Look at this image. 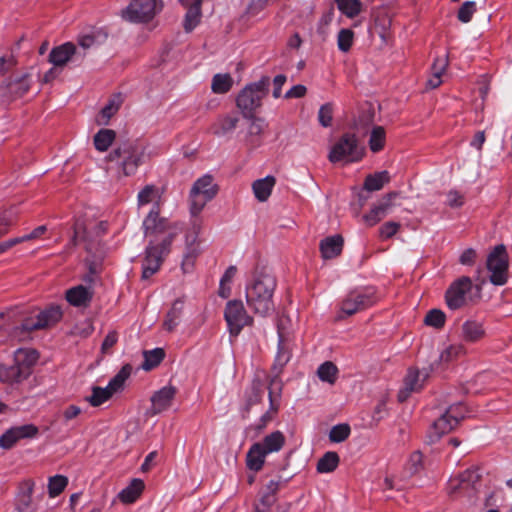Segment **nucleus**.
Here are the masks:
<instances>
[{
	"label": "nucleus",
	"mask_w": 512,
	"mask_h": 512,
	"mask_svg": "<svg viewBox=\"0 0 512 512\" xmlns=\"http://www.w3.org/2000/svg\"><path fill=\"white\" fill-rule=\"evenodd\" d=\"M377 302L376 289L372 286L351 290L341 302V312L351 316Z\"/></svg>",
	"instance_id": "obj_9"
},
{
	"label": "nucleus",
	"mask_w": 512,
	"mask_h": 512,
	"mask_svg": "<svg viewBox=\"0 0 512 512\" xmlns=\"http://www.w3.org/2000/svg\"><path fill=\"white\" fill-rule=\"evenodd\" d=\"M63 317L61 306L51 304L40 311L36 319L32 317L25 318L19 325L14 326L10 334L13 337L24 338L34 330L45 329L57 324Z\"/></svg>",
	"instance_id": "obj_5"
},
{
	"label": "nucleus",
	"mask_w": 512,
	"mask_h": 512,
	"mask_svg": "<svg viewBox=\"0 0 512 512\" xmlns=\"http://www.w3.org/2000/svg\"><path fill=\"white\" fill-rule=\"evenodd\" d=\"M485 336L484 323L477 319L466 320L461 327V338L468 343H476Z\"/></svg>",
	"instance_id": "obj_24"
},
{
	"label": "nucleus",
	"mask_w": 512,
	"mask_h": 512,
	"mask_svg": "<svg viewBox=\"0 0 512 512\" xmlns=\"http://www.w3.org/2000/svg\"><path fill=\"white\" fill-rule=\"evenodd\" d=\"M351 433L350 426L346 423L333 426L329 432V440L333 443L345 441Z\"/></svg>",
	"instance_id": "obj_47"
},
{
	"label": "nucleus",
	"mask_w": 512,
	"mask_h": 512,
	"mask_svg": "<svg viewBox=\"0 0 512 512\" xmlns=\"http://www.w3.org/2000/svg\"><path fill=\"white\" fill-rule=\"evenodd\" d=\"M76 52V47L73 43L67 42L57 47H54L49 53V62L56 67H63Z\"/></svg>",
	"instance_id": "obj_25"
},
{
	"label": "nucleus",
	"mask_w": 512,
	"mask_h": 512,
	"mask_svg": "<svg viewBox=\"0 0 512 512\" xmlns=\"http://www.w3.org/2000/svg\"><path fill=\"white\" fill-rule=\"evenodd\" d=\"M481 474L478 467H471L459 474L457 479H451L449 482L450 493L457 490H466L474 488L475 484L480 480Z\"/></svg>",
	"instance_id": "obj_20"
},
{
	"label": "nucleus",
	"mask_w": 512,
	"mask_h": 512,
	"mask_svg": "<svg viewBox=\"0 0 512 512\" xmlns=\"http://www.w3.org/2000/svg\"><path fill=\"white\" fill-rule=\"evenodd\" d=\"M338 369L330 361L322 363L317 369V375L321 381L333 384L337 378Z\"/></svg>",
	"instance_id": "obj_44"
},
{
	"label": "nucleus",
	"mask_w": 512,
	"mask_h": 512,
	"mask_svg": "<svg viewBox=\"0 0 512 512\" xmlns=\"http://www.w3.org/2000/svg\"><path fill=\"white\" fill-rule=\"evenodd\" d=\"M307 89L302 84H297L291 87L284 95L286 99L290 98H301L305 96Z\"/></svg>",
	"instance_id": "obj_63"
},
{
	"label": "nucleus",
	"mask_w": 512,
	"mask_h": 512,
	"mask_svg": "<svg viewBox=\"0 0 512 512\" xmlns=\"http://www.w3.org/2000/svg\"><path fill=\"white\" fill-rule=\"evenodd\" d=\"M198 255L199 249L197 245L194 243L187 245L182 260V269L184 272H189L193 268L194 262Z\"/></svg>",
	"instance_id": "obj_51"
},
{
	"label": "nucleus",
	"mask_w": 512,
	"mask_h": 512,
	"mask_svg": "<svg viewBox=\"0 0 512 512\" xmlns=\"http://www.w3.org/2000/svg\"><path fill=\"white\" fill-rule=\"evenodd\" d=\"M291 358V352L289 349L284 345L282 337L280 336L279 342H278V351L275 356L274 361V368H278L280 371L283 369V367L289 362Z\"/></svg>",
	"instance_id": "obj_52"
},
{
	"label": "nucleus",
	"mask_w": 512,
	"mask_h": 512,
	"mask_svg": "<svg viewBox=\"0 0 512 512\" xmlns=\"http://www.w3.org/2000/svg\"><path fill=\"white\" fill-rule=\"evenodd\" d=\"M38 353L35 350L18 349L12 365L0 364V382L21 383L31 374V366L36 363Z\"/></svg>",
	"instance_id": "obj_4"
},
{
	"label": "nucleus",
	"mask_w": 512,
	"mask_h": 512,
	"mask_svg": "<svg viewBox=\"0 0 512 512\" xmlns=\"http://www.w3.org/2000/svg\"><path fill=\"white\" fill-rule=\"evenodd\" d=\"M218 192V186L213 183V177L209 174L197 179L190 190V212L198 215L207 202L211 201Z\"/></svg>",
	"instance_id": "obj_8"
},
{
	"label": "nucleus",
	"mask_w": 512,
	"mask_h": 512,
	"mask_svg": "<svg viewBox=\"0 0 512 512\" xmlns=\"http://www.w3.org/2000/svg\"><path fill=\"white\" fill-rule=\"evenodd\" d=\"M333 120V107L330 103L323 104L318 111V121L321 126L330 127Z\"/></svg>",
	"instance_id": "obj_55"
},
{
	"label": "nucleus",
	"mask_w": 512,
	"mask_h": 512,
	"mask_svg": "<svg viewBox=\"0 0 512 512\" xmlns=\"http://www.w3.org/2000/svg\"><path fill=\"white\" fill-rule=\"evenodd\" d=\"M287 77L284 74H279L273 79V92L272 95L274 98H279L282 93V87L285 84Z\"/></svg>",
	"instance_id": "obj_62"
},
{
	"label": "nucleus",
	"mask_w": 512,
	"mask_h": 512,
	"mask_svg": "<svg viewBox=\"0 0 512 512\" xmlns=\"http://www.w3.org/2000/svg\"><path fill=\"white\" fill-rule=\"evenodd\" d=\"M93 295L91 287L77 285L66 291L65 298L74 307H87L92 301Z\"/></svg>",
	"instance_id": "obj_22"
},
{
	"label": "nucleus",
	"mask_w": 512,
	"mask_h": 512,
	"mask_svg": "<svg viewBox=\"0 0 512 512\" xmlns=\"http://www.w3.org/2000/svg\"><path fill=\"white\" fill-rule=\"evenodd\" d=\"M118 334L116 331H110L104 338L101 344V352L103 354H109L110 349L117 343Z\"/></svg>",
	"instance_id": "obj_60"
},
{
	"label": "nucleus",
	"mask_w": 512,
	"mask_h": 512,
	"mask_svg": "<svg viewBox=\"0 0 512 512\" xmlns=\"http://www.w3.org/2000/svg\"><path fill=\"white\" fill-rule=\"evenodd\" d=\"M174 239V233H168L157 244L151 240L145 249V257L142 261L143 280L149 279L160 269L165 256L170 252V247Z\"/></svg>",
	"instance_id": "obj_7"
},
{
	"label": "nucleus",
	"mask_w": 512,
	"mask_h": 512,
	"mask_svg": "<svg viewBox=\"0 0 512 512\" xmlns=\"http://www.w3.org/2000/svg\"><path fill=\"white\" fill-rule=\"evenodd\" d=\"M477 259L476 250L473 248L465 249L459 257V262L462 265L472 266L475 264Z\"/></svg>",
	"instance_id": "obj_61"
},
{
	"label": "nucleus",
	"mask_w": 512,
	"mask_h": 512,
	"mask_svg": "<svg viewBox=\"0 0 512 512\" xmlns=\"http://www.w3.org/2000/svg\"><path fill=\"white\" fill-rule=\"evenodd\" d=\"M276 286L277 282L273 275L264 269L256 268L245 287L248 307L260 316L269 315L275 309L273 295Z\"/></svg>",
	"instance_id": "obj_1"
},
{
	"label": "nucleus",
	"mask_w": 512,
	"mask_h": 512,
	"mask_svg": "<svg viewBox=\"0 0 512 512\" xmlns=\"http://www.w3.org/2000/svg\"><path fill=\"white\" fill-rule=\"evenodd\" d=\"M176 395V388L168 385L156 391L151 397L152 409L154 414H159L171 407L174 397Z\"/></svg>",
	"instance_id": "obj_21"
},
{
	"label": "nucleus",
	"mask_w": 512,
	"mask_h": 512,
	"mask_svg": "<svg viewBox=\"0 0 512 512\" xmlns=\"http://www.w3.org/2000/svg\"><path fill=\"white\" fill-rule=\"evenodd\" d=\"M68 485V478L63 475H54L48 481V494L51 498L60 495Z\"/></svg>",
	"instance_id": "obj_46"
},
{
	"label": "nucleus",
	"mask_w": 512,
	"mask_h": 512,
	"mask_svg": "<svg viewBox=\"0 0 512 512\" xmlns=\"http://www.w3.org/2000/svg\"><path fill=\"white\" fill-rule=\"evenodd\" d=\"M390 181L389 172L386 170L369 174L364 181V189L368 192L382 189L385 183Z\"/></svg>",
	"instance_id": "obj_37"
},
{
	"label": "nucleus",
	"mask_w": 512,
	"mask_h": 512,
	"mask_svg": "<svg viewBox=\"0 0 512 512\" xmlns=\"http://www.w3.org/2000/svg\"><path fill=\"white\" fill-rule=\"evenodd\" d=\"M183 307L184 302L182 300L177 299L173 302L172 307L167 312L163 323V326L167 331L171 332L178 326L183 311Z\"/></svg>",
	"instance_id": "obj_35"
},
{
	"label": "nucleus",
	"mask_w": 512,
	"mask_h": 512,
	"mask_svg": "<svg viewBox=\"0 0 512 512\" xmlns=\"http://www.w3.org/2000/svg\"><path fill=\"white\" fill-rule=\"evenodd\" d=\"M144 482L139 478H134L130 484L122 489L118 497L122 503L130 504L135 502L144 489Z\"/></svg>",
	"instance_id": "obj_31"
},
{
	"label": "nucleus",
	"mask_w": 512,
	"mask_h": 512,
	"mask_svg": "<svg viewBox=\"0 0 512 512\" xmlns=\"http://www.w3.org/2000/svg\"><path fill=\"white\" fill-rule=\"evenodd\" d=\"M38 434V427L32 423L13 426L0 436V447L5 450L11 449L18 441L22 439H34Z\"/></svg>",
	"instance_id": "obj_14"
},
{
	"label": "nucleus",
	"mask_w": 512,
	"mask_h": 512,
	"mask_svg": "<svg viewBox=\"0 0 512 512\" xmlns=\"http://www.w3.org/2000/svg\"><path fill=\"white\" fill-rule=\"evenodd\" d=\"M339 455L334 451H328L317 462V472L319 473H331L339 465Z\"/></svg>",
	"instance_id": "obj_39"
},
{
	"label": "nucleus",
	"mask_w": 512,
	"mask_h": 512,
	"mask_svg": "<svg viewBox=\"0 0 512 512\" xmlns=\"http://www.w3.org/2000/svg\"><path fill=\"white\" fill-rule=\"evenodd\" d=\"M143 362L141 364V368L144 371H151L157 366L160 365V363L165 358V351L163 348L157 347L152 350H145L143 351Z\"/></svg>",
	"instance_id": "obj_34"
},
{
	"label": "nucleus",
	"mask_w": 512,
	"mask_h": 512,
	"mask_svg": "<svg viewBox=\"0 0 512 512\" xmlns=\"http://www.w3.org/2000/svg\"><path fill=\"white\" fill-rule=\"evenodd\" d=\"M239 122V118L236 115H225L218 118L216 127L213 133L218 136H224L227 133L233 131Z\"/></svg>",
	"instance_id": "obj_41"
},
{
	"label": "nucleus",
	"mask_w": 512,
	"mask_h": 512,
	"mask_svg": "<svg viewBox=\"0 0 512 512\" xmlns=\"http://www.w3.org/2000/svg\"><path fill=\"white\" fill-rule=\"evenodd\" d=\"M201 6H202V0H194L192 5L188 8L185 18L183 27L186 32L193 31L201 20Z\"/></svg>",
	"instance_id": "obj_32"
},
{
	"label": "nucleus",
	"mask_w": 512,
	"mask_h": 512,
	"mask_svg": "<svg viewBox=\"0 0 512 512\" xmlns=\"http://www.w3.org/2000/svg\"><path fill=\"white\" fill-rule=\"evenodd\" d=\"M282 482L270 480L259 492V499L254 504V512H269L277 501V493Z\"/></svg>",
	"instance_id": "obj_17"
},
{
	"label": "nucleus",
	"mask_w": 512,
	"mask_h": 512,
	"mask_svg": "<svg viewBox=\"0 0 512 512\" xmlns=\"http://www.w3.org/2000/svg\"><path fill=\"white\" fill-rule=\"evenodd\" d=\"M276 179L274 176L267 175L264 178L257 179L252 184L255 198L260 202H265L271 195Z\"/></svg>",
	"instance_id": "obj_28"
},
{
	"label": "nucleus",
	"mask_w": 512,
	"mask_h": 512,
	"mask_svg": "<svg viewBox=\"0 0 512 512\" xmlns=\"http://www.w3.org/2000/svg\"><path fill=\"white\" fill-rule=\"evenodd\" d=\"M429 375L430 370L427 368L421 370L409 368L404 378V390H401L398 395L399 401H404L412 392H419L424 387Z\"/></svg>",
	"instance_id": "obj_16"
},
{
	"label": "nucleus",
	"mask_w": 512,
	"mask_h": 512,
	"mask_svg": "<svg viewBox=\"0 0 512 512\" xmlns=\"http://www.w3.org/2000/svg\"><path fill=\"white\" fill-rule=\"evenodd\" d=\"M116 138V133L111 129H100L94 135V146L99 152H105L112 145Z\"/></svg>",
	"instance_id": "obj_38"
},
{
	"label": "nucleus",
	"mask_w": 512,
	"mask_h": 512,
	"mask_svg": "<svg viewBox=\"0 0 512 512\" xmlns=\"http://www.w3.org/2000/svg\"><path fill=\"white\" fill-rule=\"evenodd\" d=\"M453 410L445 411L439 418H437L429 427L427 431V442L434 444L440 440V438L449 433L457 426V417L453 414Z\"/></svg>",
	"instance_id": "obj_15"
},
{
	"label": "nucleus",
	"mask_w": 512,
	"mask_h": 512,
	"mask_svg": "<svg viewBox=\"0 0 512 512\" xmlns=\"http://www.w3.org/2000/svg\"><path fill=\"white\" fill-rule=\"evenodd\" d=\"M395 194H387L386 198L378 205H375L371 210L364 215V220L369 226L377 224L383 217L386 216L387 210L390 207V201Z\"/></svg>",
	"instance_id": "obj_29"
},
{
	"label": "nucleus",
	"mask_w": 512,
	"mask_h": 512,
	"mask_svg": "<svg viewBox=\"0 0 512 512\" xmlns=\"http://www.w3.org/2000/svg\"><path fill=\"white\" fill-rule=\"evenodd\" d=\"M267 454L258 443L250 446L246 454V467L254 472H259L264 464Z\"/></svg>",
	"instance_id": "obj_27"
},
{
	"label": "nucleus",
	"mask_w": 512,
	"mask_h": 512,
	"mask_svg": "<svg viewBox=\"0 0 512 512\" xmlns=\"http://www.w3.org/2000/svg\"><path fill=\"white\" fill-rule=\"evenodd\" d=\"M354 41V32L351 29L343 28L337 36V46L341 52L347 53Z\"/></svg>",
	"instance_id": "obj_48"
},
{
	"label": "nucleus",
	"mask_w": 512,
	"mask_h": 512,
	"mask_svg": "<svg viewBox=\"0 0 512 512\" xmlns=\"http://www.w3.org/2000/svg\"><path fill=\"white\" fill-rule=\"evenodd\" d=\"M343 245L344 239L339 234L322 239L319 244L322 258L326 260L336 258L342 253Z\"/></svg>",
	"instance_id": "obj_23"
},
{
	"label": "nucleus",
	"mask_w": 512,
	"mask_h": 512,
	"mask_svg": "<svg viewBox=\"0 0 512 512\" xmlns=\"http://www.w3.org/2000/svg\"><path fill=\"white\" fill-rule=\"evenodd\" d=\"M487 269L491 273L490 282L496 286L506 284L508 280L509 261L504 244H499L488 254Z\"/></svg>",
	"instance_id": "obj_11"
},
{
	"label": "nucleus",
	"mask_w": 512,
	"mask_h": 512,
	"mask_svg": "<svg viewBox=\"0 0 512 512\" xmlns=\"http://www.w3.org/2000/svg\"><path fill=\"white\" fill-rule=\"evenodd\" d=\"M476 12L475 1H465L457 12V18L462 23H468L471 21L473 14Z\"/></svg>",
	"instance_id": "obj_53"
},
{
	"label": "nucleus",
	"mask_w": 512,
	"mask_h": 512,
	"mask_svg": "<svg viewBox=\"0 0 512 512\" xmlns=\"http://www.w3.org/2000/svg\"><path fill=\"white\" fill-rule=\"evenodd\" d=\"M473 287L472 279L462 276L453 281L445 292V301L450 310H458L467 304V294Z\"/></svg>",
	"instance_id": "obj_13"
},
{
	"label": "nucleus",
	"mask_w": 512,
	"mask_h": 512,
	"mask_svg": "<svg viewBox=\"0 0 512 512\" xmlns=\"http://www.w3.org/2000/svg\"><path fill=\"white\" fill-rule=\"evenodd\" d=\"M156 193V188L154 185H146L139 193H138V204L146 205L150 203L153 199L154 194Z\"/></svg>",
	"instance_id": "obj_58"
},
{
	"label": "nucleus",
	"mask_w": 512,
	"mask_h": 512,
	"mask_svg": "<svg viewBox=\"0 0 512 512\" xmlns=\"http://www.w3.org/2000/svg\"><path fill=\"white\" fill-rule=\"evenodd\" d=\"M79 242L87 243L86 250H90L89 243L91 242V238L85 226L84 220L80 218L76 219L73 224V236L70 239L68 246L75 247Z\"/></svg>",
	"instance_id": "obj_33"
},
{
	"label": "nucleus",
	"mask_w": 512,
	"mask_h": 512,
	"mask_svg": "<svg viewBox=\"0 0 512 512\" xmlns=\"http://www.w3.org/2000/svg\"><path fill=\"white\" fill-rule=\"evenodd\" d=\"M365 148L360 146L353 133H344L331 147L328 160L335 164L339 162L354 163L362 160Z\"/></svg>",
	"instance_id": "obj_6"
},
{
	"label": "nucleus",
	"mask_w": 512,
	"mask_h": 512,
	"mask_svg": "<svg viewBox=\"0 0 512 512\" xmlns=\"http://www.w3.org/2000/svg\"><path fill=\"white\" fill-rule=\"evenodd\" d=\"M34 485L35 483L31 479H25L18 484L17 493L15 496V504L17 510L22 512L29 508L32 502Z\"/></svg>",
	"instance_id": "obj_26"
},
{
	"label": "nucleus",
	"mask_w": 512,
	"mask_h": 512,
	"mask_svg": "<svg viewBox=\"0 0 512 512\" xmlns=\"http://www.w3.org/2000/svg\"><path fill=\"white\" fill-rule=\"evenodd\" d=\"M132 368L129 364L124 365L117 374L112 377L105 387L113 396L114 393L121 391L124 387L125 381L129 378Z\"/></svg>",
	"instance_id": "obj_36"
},
{
	"label": "nucleus",
	"mask_w": 512,
	"mask_h": 512,
	"mask_svg": "<svg viewBox=\"0 0 512 512\" xmlns=\"http://www.w3.org/2000/svg\"><path fill=\"white\" fill-rule=\"evenodd\" d=\"M264 394L263 386L259 380H254L251 386L245 390L244 398L248 405H256L261 402Z\"/></svg>",
	"instance_id": "obj_45"
},
{
	"label": "nucleus",
	"mask_w": 512,
	"mask_h": 512,
	"mask_svg": "<svg viewBox=\"0 0 512 512\" xmlns=\"http://www.w3.org/2000/svg\"><path fill=\"white\" fill-rule=\"evenodd\" d=\"M386 143V132L382 126H374L370 132L368 145L373 153L384 149Z\"/></svg>",
	"instance_id": "obj_40"
},
{
	"label": "nucleus",
	"mask_w": 512,
	"mask_h": 512,
	"mask_svg": "<svg viewBox=\"0 0 512 512\" xmlns=\"http://www.w3.org/2000/svg\"><path fill=\"white\" fill-rule=\"evenodd\" d=\"M423 467V456L420 451H415L411 454L407 464V471L410 475L418 473Z\"/></svg>",
	"instance_id": "obj_56"
},
{
	"label": "nucleus",
	"mask_w": 512,
	"mask_h": 512,
	"mask_svg": "<svg viewBox=\"0 0 512 512\" xmlns=\"http://www.w3.org/2000/svg\"><path fill=\"white\" fill-rule=\"evenodd\" d=\"M339 11L348 18L358 16L362 9L360 0H334Z\"/></svg>",
	"instance_id": "obj_43"
},
{
	"label": "nucleus",
	"mask_w": 512,
	"mask_h": 512,
	"mask_svg": "<svg viewBox=\"0 0 512 512\" xmlns=\"http://www.w3.org/2000/svg\"><path fill=\"white\" fill-rule=\"evenodd\" d=\"M400 229V223L395 221H388L384 223L379 229V235L382 239H389L393 237Z\"/></svg>",
	"instance_id": "obj_57"
},
{
	"label": "nucleus",
	"mask_w": 512,
	"mask_h": 512,
	"mask_svg": "<svg viewBox=\"0 0 512 512\" xmlns=\"http://www.w3.org/2000/svg\"><path fill=\"white\" fill-rule=\"evenodd\" d=\"M112 397L111 393L106 388L94 386L92 388V394L87 398L88 402L93 407H98Z\"/></svg>",
	"instance_id": "obj_50"
},
{
	"label": "nucleus",
	"mask_w": 512,
	"mask_h": 512,
	"mask_svg": "<svg viewBox=\"0 0 512 512\" xmlns=\"http://www.w3.org/2000/svg\"><path fill=\"white\" fill-rule=\"evenodd\" d=\"M159 205L155 203L148 215L143 220V229L145 236H157L168 229V221L159 217Z\"/></svg>",
	"instance_id": "obj_19"
},
{
	"label": "nucleus",
	"mask_w": 512,
	"mask_h": 512,
	"mask_svg": "<svg viewBox=\"0 0 512 512\" xmlns=\"http://www.w3.org/2000/svg\"><path fill=\"white\" fill-rule=\"evenodd\" d=\"M224 319L230 336L237 337L244 327L252 326L254 319L250 316L241 300L233 299L226 303Z\"/></svg>",
	"instance_id": "obj_10"
},
{
	"label": "nucleus",
	"mask_w": 512,
	"mask_h": 512,
	"mask_svg": "<svg viewBox=\"0 0 512 512\" xmlns=\"http://www.w3.org/2000/svg\"><path fill=\"white\" fill-rule=\"evenodd\" d=\"M446 315L440 309H431L425 316L424 323L436 329L445 325Z\"/></svg>",
	"instance_id": "obj_49"
},
{
	"label": "nucleus",
	"mask_w": 512,
	"mask_h": 512,
	"mask_svg": "<svg viewBox=\"0 0 512 512\" xmlns=\"http://www.w3.org/2000/svg\"><path fill=\"white\" fill-rule=\"evenodd\" d=\"M233 85V79L230 74H215L212 78L211 89L216 94L227 93Z\"/></svg>",
	"instance_id": "obj_42"
},
{
	"label": "nucleus",
	"mask_w": 512,
	"mask_h": 512,
	"mask_svg": "<svg viewBox=\"0 0 512 512\" xmlns=\"http://www.w3.org/2000/svg\"><path fill=\"white\" fill-rule=\"evenodd\" d=\"M448 66V56H438L434 59V62L431 67L432 74H437V76H442Z\"/></svg>",
	"instance_id": "obj_59"
},
{
	"label": "nucleus",
	"mask_w": 512,
	"mask_h": 512,
	"mask_svg": "<svg viewBox=\"0 0 512 512\" xmlns=\"http://www.w3.org/2000/svg\"><path fill=\"white\" fill-rule=\"evenodd\" d=\"M31 81L28 74H23L14 78L7 79L0 86L2 96H8L10 99H17L24 96L30 89Z\"/></svg>",
	"instance_id": "obj_18"
},
{
	"label": "nucleus",
	"mask_w": 512,
	"mask_h": 512,
	"mask_svg": "<svg viewBox=\"0 0 512 512\" xmlns=\"http://www.w3.org/2000/svg\"><path fill=\"white\" fill-rule=\"evenodd\" d=\"M122 103L120 95H115L108 103L101 109V116L108 121L120 108Z\"/></svg>",
	"instance_id": "obj_54"
},
{
	"label": "nucleus",
	"mask_w": 512,
	"mask_h": 512,
	"mask_svg": "<svg viewBox=\"0 0 512 512\" xmlns=\"http://www.w3.org/2000/svg\"><path fill=\"white\" fill-rule=\"evenodd\" d=\"M267 455L280 451L285 444L284 434L277 430L266 435L262 441L257 442Z\"/></svg>",
	"instance_id": "obj_30"
},
{
	"label": "nucleus",
	"mask_w": 512,
	"mask_h": 512,
	"mask_svg": "<svg viewBox=\"0 0 512 512\" xmlns=\"http://www.w3.org/2000/svg\"><path fill=\"white\" fill-rule=\"evenodd\" d=\"M125 175H134L146 159V147L138 140H125L118 143L108 155Z\"/></svg>",
	"instance_id": "obj_2"
},
{
	"label": "nucleus",
	"mask_w": 512,
	"mask_h": 512,
	"mask_svg": "<svg viewBox=\"0 0 512 512\" xmlns=\"http://www.w3.org/2000/svg\"><path fill=\"white\" fill-rule=\"evenodd\" d=\"M447 204L451 208H458L463 205V198L458 191L451 190L447 194Z\"/></svg>",
	"instance_id": "obj_64"
},
{
	"label": "nucleus",
	"mask_w": 512,
	"mask_h": 512,
	"mask_svg": "<svg viewBox=\"0 0 512 512\" xmlns=\"http://www.w3.org/2000/svg\"><path fill=\"white\" fill-rule=\"evenodd\" d=\"M271 80L262 76L258 81L246 84L236 97V105L246 119L253 118L262 106V100L268 95Z\"/></svg>",
	"instance_id": "obj_3"
},
{
	"label": "nucleus",
	"mask_w": 512,
	"mask_h": 512,
	"mask_svg": "<svg viewBox=\"0 0 512 512\" xmlns=\"http://www.w3.org/2000/svg\"><path fill=\"white\" fill-rule=\"evenodd\" d=\"M162 9L158 0H132L122 11L123 19L132 23H146L151 21Z\"/></svg>",
	"instance_id": "obj_12"
}]
</instances>
